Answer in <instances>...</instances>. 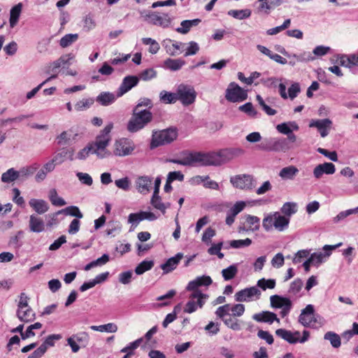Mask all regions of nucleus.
Wrapping results in <instances>:
<instances>
[{"label": "nucleus", "instance_id": "obj_1", "mask_svg": "<svg viewBox=\"0 0 358 358\" xmlns=\"http://www.w3.org/2000/svg\"><path fill=\"white\" fill-rule=\"evenodd\" d=\"M243 154L244 150L241 148H227L218 152L208 153L190 152L185 155L181 159L173 160L172 162L182 165H194L199 164L201 165L220 166Z\"/></svg>", "mask_w": 358, "mask_h": 358}, {"label": "nucleus", "instance_id": "obj_2", "mask_svg": "<svg viewBox=\"0 0 358 358\" xmlns=\"http://www.w3.org/2000/svg\"><path fill=\"white\" fill-rule=\"evenodd\" d=\"M113 128V124L112 122L106 124L96 136L94 143L92 144L94 147V154L99 158L107 157L110 154L107 150V147L111 141L110 133Z\"/></svg>", "mask_w": 358, "mask_h": 358}, {"label": "nucleus", "instance_id": "obj_3", "mask_svg": "<svg viewBox=\"0 0 358 358\" xmlns=\"http://www.w3.org/2000/svg\"><path fill=\"white\" fill-rule=\"evenodd\" d=\"M152 114L149 110L134 109L131 117L127 122V129L130 133H136L143 129L152 120Z\"/></svg>", "mask_w": 358, "mask_h": 358}, {"label": "nucleus", "instance_id": "obj_4", "mask_svg": "<svg viewBox=\"0 0 358 358\" xmlns=\"http://www.w3.org/2000/svg\"><path fill=\"white\" fill-rule=\"evenodd\" d=\"M289 219L284 217L279 212H273L265 215L262 221V225L267 231L273 229L278 231H283L288 228Z\"/></svg>", "mask_w": 358, "mask_h": 358}, {"label": "nucleus", "instance_id": "obj_5", "mask_svg": "<svg viewBox=\"0 0 358 358\" xmlns=\"http://www.w3.org/2000/svg\"><path fill=\"white\" fill-rule=\"evenodd\" d=\"M39 169V164L34 163L30 165L21 167L19 170L14 168L8 169L3 173L1 179H20L28 178L36 175Z\"/></svg>", "mask_w": 358, "mask_h": 358}, {"label": "nucleus", "instance_id": "obj_6", "mask_svg": "<svg viewBox=\"0 0 358 358\" xmlns=\"http://www.w3.org/2000/svg\"><path fill=\"white\" fill-rule=\"evenodd\" d=\"M29 298L24 292L19 296L16 315L17 318L24 322H30L35 320L36 314L29 306Z\"/></svg>", "mask_w": 358, "mask_h": 358}, {"label": "nucleus", "instance_id": "obj_7", "mask_svg": "<svg viewBox=\"0 0 358 358\" xmlns=\"http://www.w3.org/2000/svg\"><path fill=\"white\" fill-rule=\"evenodd\" d=\"M275 334L290 344L304 343L310 337V332L306 330L303 331L301 336L299 331H291L285 329H278L275 331Z\"/></svg>", "mask_w": 358, "mask_h": 358}, {"label": "nucleus", "instance_id": "obj_8", "mask_svg": "<svg viewBox=\"0 0 358 358\" xmlns=\"http://www.w3.org/2000/svg\"><path fill=\"white\" fill-rule=\"evenodd\" d=\"M176 137L177 131L174 129L155 131L152 134L150 147L151 148H155L159 145L170 143L173 141Z\"/></svg>", "mask_w": 358, "mask_h": 358}, {"label": "nucleus", "instance_id": "obj_9", "mask_svg": "<svg viewBox=\"0 0 358 358\" xmlns=\"http://www.w3.org/2000/svg\"><path fill=\"white\" fill-rule=\"evenodd\" d=\"M177 100L183 106L192 104L196 99V92L194 88L189 85L180 84L176 90Z\"/></svg>", "mask_w": 358, "mask_h": 358}, {"label": "nucleus", "instance_id": "obj_10", "mask_svg": "<svg viewBox=\"0 0 358 358\" xmlns=\"http://www.w3.org/2000/svg\"><path fill=\"white\" fill-rule=\"evenodd\" d=\"M208 297L206 294L192 292L184 308V312L189 314L194 313L198 308H201L203 306Z\"/></svg>", "mask_w": 358, "mask_h": 358}, {"label": "nucleus", "instance_id": "obj_11", "mask_svg": "<svg viewBox=\"0 0 358 358\" xmlns=\"http://www.w3.org/2000/svg\"><path fill=\"white\" fill-rule=\"evenodd\" d=\"M342 245V243H339L336 245H325L323 246L324 252H317L310 255L309 257L310 262L312 265L315 266H319L322 263L325 262L331 255L334 250Z\"/></svg>", "mask_w": 358, "mask_h": 358}, {"label": "nucleus", "instance_id": "obj_12", "mask_svg": "<svg viewBox=\"0 0 358 358\" xmlns=\"http://www.w3.org/2000/svg\"><path fill=\"white\" fill-rule=\"evenodd\" d=\"M248 97L245 90L234 82L229 83L226 90L225 98L227 101L235 103L245 101Z\"/></svg>", "mask_w": 358, "mask_h": 358}, {"label": "nucleus", "instance_id": "obj_13", "mask_svg": "<svg viewBox=\"0 0 358 358\" xmlns=\"http://www.w3.org/2000/svg\"><path fill=\"white\" fill-rule=\"evenodd\" d=\"M261 295L262 293L259 288L252 286L237 292L234 295V299L238 302H250L259 300Z\"/></svg>", "mask_w": 358, "mask_h": 358}, {"label": "nucleus", "instance_id": "obj_14", "mask_svg": "<svg viewBox=\"0 0 358 358\" xmlns=\"http://www.w3.org/2000/svg\"><path fill=\"white\" fill-rule=\"evenodd\" d=\"M134 150V144L130 139L122 138L117 140L114 143V154L117 156L124 157L129 155Z\"/></svg>", "mask_w": 358, "mask_h": 358}, {"label": "nucleus", "instance_id": "obj_15", "mask_svg": "<svg viewBox=\"0 0 358 358\" xmlns=\"http://www.w3.org/2000/svg\"><path fill=\"white\" fill-rule=\"evenodd\" d=\"M309 127L316 128L320 132L321 137H326L332 126V121L329 118L312 119L309 122Z\"/></svg>", "mask_w": 358, "mask_h": 358}, {"label": "nucleus", "instance_id": "obj_16", "mask_svg": "<svg viewBox=\"0 0 358 358\" xmlns=\"http://www.w3.org/2000/svg\"><path fill=\"white\" fill-rule=\"evenodd\" d=\"M146 18L152 24L159 26L163 28L168 27L172 22V18L167 13L159 15L155 12H151L146 15Z\"/></svg>", "mask_w": 358, "mask_h": 358}, {"label": "nucleus", "instance_id": "obj_17", "mask_svg": "<svg viewBox=\"0 0 358 358\" xmlns=\"http://www.w3.org/2000/svg\"><path fill=\"white\" fill-rule=\"evenodd\" d=\"M315 309L314 306L311 304H308L306 306L305 308H303L301 314L299 317V322L303 327H310L312 325L313 322H315Z\"/></svg>", "mask_w": 358, "mask_h": 358}, {"label": "nucleus", "instance_id": "obj_18", "mask_svg": "<svg viewBox=\"0 0 358 358\" xmlns=\"http://www.w3.org/2000/svg\"><path fill=\"white\" fill-rule=\"evenodd\" d=\"M183 43L181 42L176 41L170 38L164 40L162 45L164 48L166 53L170 56L179 55L182 52Z\"/></svg>", "mask_w": 358, "mask_h": 358}, {"label": "nucleus", "instance_id": "obj_19", "mask_svg": "<svg viewBox=\"0 0 358 358\" xmlns=\"http://www.w3.org/2000/svg\"><path fill=\"white\" fill-rule=\"evenodd\" d=\"M161 180H155V187L152 197L151 199V204L157 209L159 210L163 214L166 213V206L162 202L159 196V187Z\"/></svg>", "mask_w": 358, "mask_h": 358}, {"label": "nucleus", "instance_id": "obj_20", "mask_svg": "<svg viewBox=\"0 0 358 358\" xmlns=\"http://www.w3.org/2000/svg\"><path fill=\"white\" fill-rule=\"evenodd\" d=\"M139 78L136 76H126L119 88V96H122L129 92L132 87L136 86L138 83Z\"/></svg>", "mask_w": 358, "mask_h": 358}, {"label": "nucleus", "instance_id": "obj_21", "mask_svg": "<svg viewBox=\"0 0 358 358\" xmlns=\"http://www.w3.org/2000/svg\"><path fill=\"white\" fill-rule=\"evenodd\" d=\"M252 319L258 322H266L272 324L274 321L280 323V320L276 314L270 311H262L259 313L254 314Z\"/></svg>", "mask_w": 358, "mask_h": 358}, {"label": "nucleus", "instance_id": "obj_22", "mask_svg": "<svg viewBox=\"0 0 358 358\" xmlns=\"http://www.w3.org/2000/svg\"><path fill=\"white\" fill-rule=\"evenodd\" d=\"M183 257L182 253H178L174 257L169 258L164 264L161 265V268L164 273H169L173 271Z\"/></svg>", "mask_w": 358, "mask_h": 358}, {"label": "nucleus", "instance_id": "obj_23", "mask_svg": "<svg viewBox=\"0 0 358 358\" xmlns=\"http://www.w3.org/2000/svg\"><path fill=\"white\" fill-rule=\"evenodd\" d=\"M29 205L39 215L45 213L49 209L48 202L43 199H31Z\"/></svg>", "mask_w": 358, "mask_h": 358}, {"label": "nucleus", "instance_id": "obj_24", "mask_svg": "<svg viewBox=\"0 0 358 358\" xmlns=\"http://www.w3.org/2000/svg\"><path fill=\"white\" fill-rule=\"evenodd\" d=\"M336 171L335 166L330 162H325L317 166L313 171L314 176L320 178L323 173L333 174Z\"/></svg>", "mask_w": 358, "mask_h": 358}, {"label": "nucleus", "instance_id": "obj_25", "mask_svg": "<svg viewBox=\"0 0 358 358\" xmlns=\"http://www.w3.org/2000/svg\"><path fill=\"white\" fill-rule=\"evenodd\" d=\"M260 3L259 6V12L264 13L265 14H269L271 10L275 8L280 6L283 1L282 0H258Z\"/></svg>", "mask_w": 358, "mask_h": 358}, {"label": "nucleus", "instance_id": "obj_26", "mask_svg": "<svg viewBox=\"0 0 358 358\" xmlns=\"http://www.w3.org/2000/svg\"><path fill=\"white\" fill-rule=\"evenodd\" d=\"M270 302L271 307L275 308H283L292 306V301L289 299L276 294L271 296Z\"/></svg>", "mask_w": 358, "mask_h": 358}, {"label": "nucleus", "instance_id": "obj_27", "mask_svg": "<svg viewBox=\"0 0 358 358\" xmlns=\"http://www.w3.org/2000/svg\"><path fill=\"white\" fill-rule=\"evenodd\" d=\"M29 226L32 232L40 233L45 230V223L42 218L35 215H30Z\"/></svg>", "mask_w": 358, "mask_h": 358}, {"label": "nucleus", "instance_id": "obj_28", "mask_svg": "<svg viewBox=\"0 0 358 358\" xmlns=\"http://www.w3.org/2000/svg\"><path fill=\"white\" fill-rule=\"evenodd\" d=\"M143 341V338H139L136 341L129 343L127 346L123 348L120 352L126 353V355L122 358H130L131 356L134 355V350L140 346Z\"/></svg>", "mask_w": 358, "mask_h": 358}, {"label": "nucleus", "instance_id": "obj_29", "mask_svg": "<svg viewBox=\"0 0 358 358\" xmlns=\"http://www.w3.org/2000/svg\"><path fill=\"white\" fill-rule=\"evenodd\" d=\"M298 211V205L296 202H285L280 208V213L284 217H290Z\"/></svg>", "mask_w": 358, "mask_h": 358}, {"label": "nucleus", "instance_id": "obj_30", "mask_svg": "<svg viewBox=\"0 0 358 358\" xmlns=\"http://www.w3.org/2000/svg\"><path fill=\"white\" fill-rule=\"evenodd\" d=\"M201 22L200 19H194L190 20H183L180 23V27H178L176 30L177 32L186 34H187L190 29L193 27L197 26Z\"/></svg>", "mask_w": 358, "mask_h": 358}, {"label": "nucleus", "instance_id": "obj_31", "mask_svg": "<svg viewBox=\"0 0 358 358\" xmlns=\"http://www.w3.org/2000/svg\"><path fill=\"white\" fill-rule=\"evenodd\" d=\"M55 162L52 159L46 163L43 167L39 166L38 171L35 176L36 179H44L47 176L48 173H50L55 169Z\"/></svg>", "mask_w": 358, "mask_h": 358}, {"label": "nucleus", "instance_id": "obj_32", "mask_svg": "<svg viewBox=\"0 0 358 358\" xmlns=\"http://www.w3.org/2000/svg\"><path fill=\"white\" fill-rule=\"evenodd\" d=\"M62 67V65L58 62L57 59L55 60L54 62L50 63L47 66V73H51V76L48 78L45 81L46 83L49 82L52 79L56 78L58 73L60 71V68Z\"/></svg>", "mask_w": 358, "mask_h": 358}, {"label": "nucleus", "instance_id": "obj_33", "mask_svg": "<svg viewBox=\"0 0 358 358\" xmlns=\"http://www.w3.org/2000/svg\"><path fill=\"white\" fill-rule=\"evenodd\" d=\"M185 64V62L181 59H166L164 61V66L171 71H178Z\"/></svg>", "mask_w": 358, "mask_h": 358}, {"label": "nucleus", "instance_id": "obj_34", "mask_svg": "<svg viewBox=\"0 0 358 358\" xmlns=\"http://www.w3.org/2000/svg\"><path fill=\"white\" fill-rule=\"evenodd\" d=\"M324 339L329 341L334 348H338L341 345L340 336L334 331H327L324 335Z\"/></svg>", "mask_w": 358, "mask_h": 358}, {"label": "nucleus", "instance_id": "obj_35", "mask_svg": "<svg viewBox=\"0 0 358 358\" xmlns=\"http://www.w3.org/2000/svg\"><path fill=\"white\" fill-rule=\"evenodd\" d=\"M115 100V96L113 93L102 92L96 97V101L102 106H108Z\"/></svg>", "mask_w": 358, "mask_h": 358}, {"label": "nucleus", "instance_id": "obj_36", "mask_svg": "<svg viewBox=\"0 0 358 358\" xmlns=\"http://www.w3.org/2000/svg\"><path fill=\"white\" fill-rule=\"evenodd\" d=\"M254 182L255 180H231L234 187L243 190L252 189L256 186Z\"/></svg>", "mask_w": 358, "mask_h": 358}, {"label": "nucleus", "instance_id": "obj_37", "mask_svg": "<svg viewBox=\"0 0 358 358\" xmlns=\"http://www.w3.org/2000/svg\"><path fill=\"white\" fill-rule=\"evenodd\" d=\"M22 11V4L18 3L13 7L10 13V25L13 27L17 22Z\"/></svg>", "mask_w": 358, "mask_h": 358}, {"label": "nucleus", "instance_id": "obj_38", "mask_svg": "<svg viewBox=\"0 0 358 358\" xmlns=\"http://www.w3.org/2000/svg\"><path fill=\"white\" fill-rule=\"evenodd\" d=\"M59 213H62V214L66 215L75 217L77 219H81L83 217V213L80 212L78 207L76 206H71L64 209L59 210Z\"/></svg>", "mask_w": 358, "mask_h": 358}, {"label": "nucleus", "instance_id": "obj_39", "mask_svg": "<svg viewBox=\"0 0 358 358\" xmlns=\"http://www.w3.org/2000/svg\"><path fill=\"white\" fill-rule=\"evenodd\" d=\"M109 259H110L109 255L107 254H104L101 257L98 258L97 259L92 261L90 263L87 264L85 266V270L89 271L94 267L103 266V265L106 264L107 262H108Z\"/></svg>", "mask_w": 358, "mask_h": 358}, {"label": "nucleus", "instance_id": "obj_40", "mask_svg": "<svg viewBox=\"0 0 358 358\" xmlns=\"http://www.w3.org/2000/svg\"><path fill=\"white\" fill-rule=\"evenodd\" d=\"M109 259H110L109 255L107 254H104L101 257L98 258L97 259L92 261L90 263L87 264L85 266V270L89 271L94 267L103 266V265L106 264L107 262H108Z\"/></svg>", "mask_w": 358, "mask_h": 358}, {"label": "nucleus", "instance_id": "obj_41", "mask_svg": "<svg viewBox=\"0 0 358 358\" xmlns=\"http://www.w3.org/2000/svg\"><path fill=\"white\" fill-rule=\"evenodd\" d=\"M109 259H110L109 255L107 254H104L101 257L98 258L97 259L92 261L90 263L87 264L85 266V270L89 271L94 267L103 266V265L106 264L107 262H108Z\"/></svg>", "mask_w": 358, "mask_h": 358}, {"label": "nucleus", "instance_id": "obj_42", "mask_svg": "<svg viewBox=\"0 0 358 358\" xmlns=\"http://www.w3.org/2000/svg\"><path fill=\"white\" fill-rule=\"evenodd\" d=\"M237 273V264H231L227 268L222 269V275L224 280H230L236 275Z\"/></svg>", "mask_w": 358, "mask_h": 358}, {"label": "nucleus", "instance_id": "obj_43", "mask_svg": "<svg viewBox=\"0 0 358 358\" xmlns=\"http://www.w3.org/2000/svg\"><path fill=\"white\" fill-rule=\"evenodd\" d=\"M78 38V34H68L64 35L59 41V45L62 48H67L76 42Z\"/></svg>", "mask_w": 358, "mask_h": 358}, {"label": "nucleus", "instance_id": "obj_44", "mask_svg": "<svg viewBox=\"0 0 358 358\" xmlns=\"http://www.w3.org/2000/svg\"><path fill=\"white\" fill-rule=\"evenodd\" d=\"M142 42L145 45H149L148 51L150 53L155 55L159 50L160 46L159 43L151 38H143Z\"/></svg>", "mask_w": 358, "mask_h": 358}, {"label": "nucleus", "instance_id": "obj_45", "mask_svg": "<svg viewBox=\"0 0 358 358\" xmlns=\"http://www.w3.org/2000/svg\"><path fill=\"white\" fill-rule=\"evenodd\" d=\"M160 101L164 103H174L177 100V93L169 92L163 90L159 94Z\"/></svg>", "mask_w": 358, "mask_h": 358}, {"label": "nucleus", "instance_id": "obj_46", "mask_svg": "<svg viewBox=\"0 0 358 358\" xmlns=\"http://www.w3.org/2000/svg\"><path fill=\"white\" fill-rule=\"evenodd\" d=\"M154 266V262L152 260H144L141 262L135 268V273L137 275H142L145 272L150 271Z\"/></svg>", "mask_w": 358, "mask_h": 358}, {"label": "nucleus", "instance_id": "obj_47", "mask_svg": "<svg viewBox=\"0 0 358 358\" xmlns=\"http://www.w3.org/2000/svg\"><path fill=\"white\" fill-rule=\"evenodd\" d=\"M83 30L85 31H90L96 27V21L92 14H88L83 17Z\"/></svg>", "mask_w": 358, "mask_h": 358}, {"label": "nucleus", "instance_id": "obj_48", "mask_svg": "<svg viewBox=\"0 0 358 358\" xmlns=\"http://www.w3.org/2000/svg\"><path fill=\"white\" fill-rule=\"evenodd\" d=\"M228 15L238 20H243L251 15V10L249 9L230 10Z\"/></svg>", "mask_w": 358, "mask_h": 358}, {"label": "nucleus", "instance_id": "obj_49", "mask_svg": "<svg viewBox=\"0 0 358 358\" xmlns=\"http://www.w3.org/2000/svg\"><path fill=\"white\" fill-rule=\"evenodd\" d=\"M94 102V101L92 98L83 99L75 104L74 108L76 111H83L90 108Z\"/></svg>", "mask_w": 358, "mask_h": 358}, {"label": "nucleus", "instance_id": "obj_50", "mask_svg": "<svg viewBox=\"0 0 358 358\" xmlns=\"http://www.w3.org/2000/svg\"><path fill=\"white\" fill-rule=\"evenodd\" d=\"M299 172L296 167L294 166H289L283 168L279 173V176L282 178H292L296 176Z\"/></svg>", "mask_w": 358, "mask_h": 358}, {"label": "nucleus", "instance_id": "obj_51", "mask_svg": "<svg viewBox=\"0 0 358 358\" xmlns=\"http://www.w3.org/2000/svg\"><path fill=\"white\" fill-rule=\"evenodd\" d=\"M72 336L81 348H85L87 345L90 341V336L87 333L82 331Z\"/></svg>", "mask_w": 358, "mask_h": 358}, {"label": "nucleus", "instance_id": "obj_52", "mask_svg": "<svg viewBox=\"0 0 358 358\" xmlns=\"http://www.w3.org/2000/svg\"><path fill=\"white\" fill-rule=\"evenodd\" d=\"M49 199L52 205L56 206H63L66 201L57 195L56 189H52L49 192Z\"/></svg>", "mask_w": 358, "mask_h": 358}, {"label": "nucleus", "instance_id": "obj_53", "mask_svg": "<svg viewBox=\"0 0 358 358\" xmlns=\"http://www.w3.org/2000/svg\"><path fill=\"white\" fill-rule=\"evenodd\" d=\"M69 132H71V130L69 131H63L57 137V143L59 145L67 144L71 139V137L73 141L76 140V136H78V134H75L72 136Z\"/></svg>", "mask_w": 358, "mask_h": 358}, {"label": "nucleus", "instance_id": "obj_54", "mask_svg": "<svg viewBox=\"0 0 358 358\" xmlns=\"http://www.w3.org/2000/svg\"><path fill=\"white\" fill-rule=\"evenodd\" d=\"M256 287H260L263 290L271 289L275 287V280L274 279L261 278L257 281Z\"/></svg>", "mask_w": 358, "mask_h": 358}, {"label": "nucleus", "instance_id": "obj_55", "mask_svg": "<svg viewBox=\"0 0 358 358\" xmlns=\"http://www.w3.org/2000/svg\"><path fill=\"white\" fill-rule=\"evenodd\" d=\"M352 214H356L355 208L341 211L336 216L333 217V222L335 224L340 223Z\"/></svg>", "mask_w": 358, "mask_h": 358}, {"label": "nucleus", "instance_id": "obj_56", "mask_svg": "<svg viewBox=\"0 0 358 358\" xmlns=\"http://www.w3.org/2000/svg\"><path fill=\"white\" fill-rule=\"evenodd\" d=\"M200 50L199 45L195 41H190L187 43V46L185 49L184 54L185 57L195 55L199 52Z\"/></svg>", "mask_w": 358, "mask_h": 358}, {"label": "nucleus", "instance_id": "obj_57", "mask_svg": "<svg viewBox=\"0 0 358 358\" xmlns=\"http://www.w3.org/2000/svg\"><path fill=\"white\" fill-rule=\"evenodd\" d=\"M252 243V240L247 238L244 240H232L229 242V247L232 248H241L248 247Z\"/></svg>", "mask_w": 358, "mask_h": 358}, {"label": "nucleus", "instance_id": "obj_58", "mask_svg": "<svg viewBox=\"0 0 358 358\" xmlns=\"http://www.w3.org/2000/svg\"><path fill=\"white\" fill-rule=\"evenodd\" d=\"M303 282L301 279H295L291 284L288 292L291 295H296L301 289Z\"/></svg>", "mask_w": 358, "mask_h": 358}, {"label": "nucleus", "instance_id": "obj_59", "mask_svg": "<svg viewBox=\"0 0 358 358\" xmlns=\"http://www.w3.org/2000/svg\"><path fill=\"white\" fill-rule=\"evenodd\" d=\"M42 327V324L40 322H36L33 324L29 325L26 331L22 334V339L25 340L30 337L34 336L35 333L34 332V329H40Z\"/></svg>", "mask_w": 358, "mask_h": 358}, {"label": "nucleus", "instance_id": "obj_60", "mask_svg": "<svg viewBox=\"0 0 358 358\" xmlns=\"http://www.w3.org/2000/svg\"><path fill=\"white\" fill-rule=\"evenodd\" d=\"M151 182L152 180H138L136 184L138 192L143 194L149 192L152 185Z\"/></svg>", "mask_w": 358, "mask_h": 358}, {"label": "nucleus", "instance_id": "obj_61", "mask_svg": "<svg viewBox=\"0 0 358 358\" xmlns=\"http://www.w3.org/2000/svg\"><path fill=\"white\" fill-rule=\"evenodd\" d=\"M72 156V152L69 150L64 149L60 152L57 153L52 159L56 164H62L64 159L68 157Z\"/></svg>", "mask_w": 358, "mask_h": 358}, {"label": "nucleus", "instance_id": "obj_62", "mask_svg": "<svg viewBox=\"0 0 358 358\" xmlns=\"http://www.w3.org/2000/svg\"><path fill=\"white\" fill-rule=\"evenodd\" d=\"M224 324L234 331H239L241 329V324L238 320L232 317H227L222 320Z\"/></svg>", "mask_w": 358, "mask_h": 358}, {"label": "nucleus", "instance_id": "obj_63", "mask_svg": "<svg viewBox=\"0 0 358 358\" xmlns=\"http://www.w3.org/2000/svg\"><path fill=\"white\" fill-rule=\"evenodd\" d=\"M157 76V71L154 69H147L143 71L140 74L138 78L148 81Z\"/></svg>", "mask_w": 358, "mask_h": 358}, {"label": "nucleus", "instance_id": "obj_64", "mask_svg": "<svg viewBox=\"0 0 358 358\" xmlns=\"http://www.w3.org/2000/svg\"><path fill=\"white\" fill-rule=\"evenodd\" d=\"M133 273L131 271L122 272L118 275L119 282L122 285H128L131 282Z\"/></svg>", "mask_w": 358, "mask_h": 358}]
</instances>
